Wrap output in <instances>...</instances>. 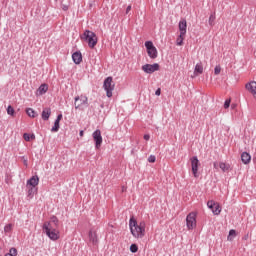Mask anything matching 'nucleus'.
<instances>
[{"label": "nucleus", "instance_id": "f3484780", "mask_svg": "<svg viewBox=\"0 0 256 256\" xmlns=\"http://www.w3.org/2000/svg\"><path fill=\"white\" fill-rule=\"evenodd\" d=\"M49 91V85L47 84H42L36 91V95H45Z\"/></svg>", "mask_w": 256, "mask_h": 256}, {"label": "nucleus", "instance_id": "6e6552de", "mask_svg": "<svg viewBox=\"0 0 256 256\" xmlns=\"http://www.w3.org/2000/svg\"><path fill=\"white\" fill-rule=\"evenodd\" d=\"M93 141L95 142V148L101 149V145H103V136H101V130H96L92 134Z\"/></svg>", "mask_w": 256, "mask_h": 256}, {"label": "nucleus", "instance_id": "393cba45", "mask_svg": "<svg viewBox=\"0 0 256 256\" xmlns=\"http://www.w3.org/2000/svg\"><path fill=\"white\" fill-rule=\"evenodd\" d=\"M26 113H27L28 117H32V118L37 117V114L35 113V110H33L32 108H28L26 110Z\"/></svg>", "mask_w": 256, "mask_h": 256}, {"label": "nucleus", "instance_id": "6ab92c4d", "mask_svg": "<svg viewBox=\"0 0 256 256\" xmlns=\"http://www.w3.org/2000/svg\"><path fill=\"white\" fill-rule=\"evenodd\" d=\"M50 117H51V108H44L42 111L43 121H49Z\"/></svg>", "mask_w": 256, "mask_h": 256}, {"label": "nucleus", "instance_id": "423d86ee", "mask_svg": "<svg viewBox=\"0 0 256 256\" xmlns=\"http://www.w3.org/2000/svg\"><path fill=\"white\" fill-rule=\"evenodd\" d=\"M145 47L147 49V53H148L150 59H157L158 52H157V48L155 47V45H153V42L146 41Z\"/></svg>", "mask_w": 256, "mask_h": 256}, {"label": "nucleus", "instance_id": "a211bd4d", "mask_svg": "<svg viewBox=\"0 0 256 256\" xmlns=\"http://www.w3.org/2000/svg\"><path fill=\"white\" fill-rule=\"evenodd\" d=\"M241 161L244 165H249V163H251V155L247 152H243L241 154Z\"/></svg>", "mask_w": 256, "mask_h": 256}, {"label": "nucleus", "instance_id": "39448f33", "mask_svg": "<svg viewBox=\"0 0 256 256\" xmlns=\"http://www.w3.org/2000/svg\"><path fill=\"white\" fill-rule=\"evenodd\" d=\"M186 227L189 231L197 227V212H190L186 217Z\"/></svg>", "mask_w": 256, "mask_h": 256}, {"label": "nucleus", "instance_id": "20e7f679", "mask_svg": "<svg viewBox=\"0 0 256 256\" xmlns=\"http://www.w3.org/2000/svg\"><path fill=\"white\" fill-rule=\"evenodd\" d=\"M104 90L106 91L107 97H113V91L115 90V82H113V77L109 76L104 80L103 84Z\"/></svg>", "mask_w": 256, "mask_h": 256}, {"label": "nucleus", "instance_id": "f704fd0d", "mask_svg": "<svg viewBox=\"0 0 256 256\" xmlns=\"http://www.w3.org/2000/svg\"><path fill=\"white\" fill-rule=\"evenodd\" d=\"M231 105V99H227L224 103V109H229Z\"/></svg>", "mask_w": 256, "mask_h": 256}, {"label": "nucleus", "instance_id": "c9c22d12", "mask_svg": "<svg viewBox=\"0 0 256 256\" xmlns=\"http://www.w3.org/2000/svg\"><path fill=\"white\" fill-rule=\"evenodd\" d=\"M61 119H63V114L58 115L56 121L61 123Z\"/></svg>", "mask_w": 256, "mask_h": 256}, {"label": "nucleus", "instance_id": "4be33fe9", "mask_svg": "<svg viewBox=\"0 0 256 256\" xmlns=\"http://www.w3.org/2000/svg\"><path fill=\"white\" fill-rule=\"evenodd\" d=\"M44 223H49L50 226L54 227V228L59 227V219H57V217H55V216H53L50 221L44 222Z\"/></svg>", "mask_w": 256, "mask_h": 256}, {"label": "nucleus", "instance_id": "4468645a", "mask_svg": "<svg viewBox=\"0 0 256 256\" xmlns=\"http://www.w3.org/2000/svg\"><path fill=\"white\" fill-rule=\"evenodd\" d=\"M246 89L253 95L254 99H256V82L252 81L250 83H247Z\"/></svg>", "mask_w": 256, "mask_h": 256}, {"label": "nucleus", "instance_id": "dca6fc26", "mask_svg": "<svg viewBox=\"0 0 256 256\" xmlns=\"http://www.w3.org/2000/svg\"><path fill=\"white\" fill-rule=\"evenodd\" d=\"M72 59L76 65H79L81 61H83V56L81 55V52H75L72 54Z\"/></svg>", "mask_w": 256, "mask_h": 256}, {"label": "nucleus", "instance_id": "7c9ffc66", "mask_svg": "<svg viewBox=\"0 0 256 256\" xmlns=\"http://www.w3.org/2000/svg\"><path fill=\"white\" fill-rule=\"evenodd\" d=\"M23 137H24V139L26 140V141H31V139H35V135H29V134H27V133H24V135H23Z\"/></svg>", "mask_w": 256, "mask_h": 256}, {"label": "nucleus", "instance_id": "c756f323", "mask_svg": "<svg viewBox=\"0 0 256 256\" xmlns=\"http://www.w3.org/2000/svg\"><path fill=\"white\" fill-rule=\"evenodd\" d=\"M130 251L131 253H137L139 251V247L137 246V244H132L130 246Z\"/></svg>", "mask_w": 256, "mask_h": 256}, {"label": "nucleus", "instance_id": "412c9836", "mask_svg": "<svg viewBox=\"0 0 256 256\" xmlns=\"http://www.w3.org/2000/svg\"><path fill=\"white\" fill-rule=\"evenodd\" d=\"M89 240L94 243V244H97V232L96 231H93V230H90L89 231Z\"/></svg>", "mask_w": 256, "mask_h": 256}, {"label": "nucleus", "instance_id": "7ed1b4c3", "mask_svg": "<svg viewBox=\"0 0 256 256\" xmlns=\"http://www.w3.org/2000/svg\"><path fill=\"white\" fill-rule=\"evenodd\" d=\"M43 231L51 241H57L59 239V230L55 226H51L49 223L43 224Z\"/></svg>", "mask_w": 256, "mask_h": 256}, {"label": "nucleus", "instance_id": "9b49d317", "mask_svg": "<svg viewBox=\"0 0 256 256\" xmlns=\"http://www.w3.org/2000/svg\"><path fill=\"white\" fill-rule=\"evenodd\" d=\"M159 64L155 63V64H145L142 66V71H144V73H155V71H159Z\"/></svg>", "mask_w": 256, "mask_h": 256}, {"label": "nucleus", "instance_id": "f257e3e1", "mask_svg": "<svg viewBox=\"0 0 256 256\" xmlns=\"http://www.w3.org/2000/svg\"><path fill=\"white\" fill-rule=\"evenodd\" d=\"M145 221L137 222L135 217H131L129 220V228L131 234L135 239H143L145 237Z\"/></svg>", "mask_w": 256, "mask_h": 256}, {"label": "nucleus", "instance_id": "aec40b11", "mask_svg": "<svg viewBox=\"0 0 256 256\" xmlns=\"http://www.w3.org/2000/svg\"><path fill=\"white\" fill-rule=\"evenodd\" d=\"M203 73V64L201 63H197L196 66H195V69H194V75H202Z\"/></svg>", "mask_w": 256, "mask_h": 256}, {"label": "nucleus", "instance_id": "1a4fd4ad", "mask_svg": "<svg viewBox=\"0 0 256 256\" xmlns=\"http://www.w3.org/2000/svg\"><path fill=\"white\" fill-rule=\"evenodd\" d=\"M191 161V169L194 177L197 179L199 177V159L197 156H194L190 159Z\"/></svg>", "mask_w": 256, "mask_h": 256}, {"label": "nucleus", "instance_id": "72a5a7b5", "mask_svg": "<svg viewBox=\"0 0 256 256\" xmlns=\"http://www.w3.org/2000/svg\"><path fill=\"white\" fill-rule=\"evenodd\" d=\"M148 161L149 163H155V161H157V158L155 157V155H150L148 157Z\"/></svg>", "mask_w": 256, "mask_h": 256}, {"label": "nucleus", "instance_id": "a878e982", "mask_svg": "<svg viewBox=\"0 0 256 256\" xmlns=\"http://www.w3.org/2000/svg\"><path fill=\"white\" fill-rule=\"evenodd\" d=\"M59 123H60L59 121L55 120L54 126L51 129L52 133H57V131H59V127H60Z\"/></svg>", "mask_w": 256, "mask_h": 256}, {"label": "nucleus", "instance_id": "c85d7f7f", "mask_svg": "<svg viewBox=\"0 0 256 256\" xmlns=\"http://www.w3.org/2000/svg\"><path fill=\"white\" fill-rule=\"evenodd\" d=\"M215 19H216L215 14H211L209 17V25L211 27H213V25H215Z\"/></svg>", "mask_w": 256, "mask_h": 256}, {"label": "nucleus", "instance_id": "e433bc0d", "mask_svg": "<svg viewBox=\"0 0 256 256\" xmlns=\"http://www.w3.org/2000/svg\"><path fill=\"white\" fill-rule=\"evenodd\" d=\"M144 139L145 141H149V139H151V136L149 134H145Z\"/></svg>", "mask_w": 256, "mask_h": 256}, {"label": "nucleus", "instance_id": "ddd939ff", "mask_svg": "<svg viewBox=\"0 0 256 256\" xmlns=\"http://www.w3.org/2000/svg\"><path fill=\"white\" fill-rule=\"evenodd\" d=\"M39 185V177L32 176L29 180H27L26 187L36 188Z\"/></svg>", "mask_w": 256, "mask_h": 256}, {"label": "nucleus", "instance_id": "2eb2a0df", "mask_svg": "<svg viewBox=\"0 0 256 256\" xmlns=\"http://www.w3.org/2000/svg\"><path fill=\"white\" fill-rule=\"evenodd\" d=\"M178 27H179L180 34L187 35V20L185 19L180 20Z\"/></svg>", "mask_w": 256, "mask_h": 256}, {"label": "nucleus", "instance_id": "f03ea898", "mask_svg": "<svg viewBox=\"0 0 256 256\" xmlns=\"http://www.w3.org/2000/svg\"><path fill=\"white\" fill-rule=\"evenodd\" d=\"M81 39H84L88 43V46L90 49H94V47L97 45V34H95L93 31L85 30Z\"/></svg>", "mask_w": 256, "mask_h": 256}, {"label": "nucleus", "instance_id": "4c0bfd02", "mask_svg": "<svg viewBox=\"0 0 256 256\" xmlns=\"http://www.w3.org/2000/svg\"><path fill=\"white\" fill-rule=\"evenodd\" d=\"M155 95H157L159 97V95H161V88H158L155 92Z\"/></svg>", "mask_w": 256, "mask_h": 256}, {"label": "nucleus", "instance_id": "f8f14e48", "mask_svg": "<svg viewBox=\"0 0 256 256\" xmlns=\"http://www.w3.org/2000/svg\"><path fill=\"white\" fill-rule=\"evenodd\" d=\"M214 169H221L223 173H227V171H231V165L225 162H214Z\"/></svg>", "mask_w": 256, "mask_h": 256}, {"label": "nucleus", "instance_id": "ea45409f", "mask_svg": "<svg viewBox=\"0 0 256 256\" xmlns=\"http://www.w3.org/2000/svg\"><path fill=\"white\" fill-rule=\"evenodd\" d=\"M79 135H80V137H83V135H85V132H83V130H81Z\"/></svg>", "mask_w": 256, "mask_h": 256}, {"label": "nucleus", "instance_id": "b1692460", "mask_svg": "<svg viewBox=\"0 0 256 256\" xmlns=\"http://www.w3.org/2000/svg\"><path fill=\"white\" fill-rule=\"evenodd\" d=\"M235 237H237V232L233 229L230 230L229 235L227 237L228 241H233V239H235Z\"/></svg>", "mask_w": 256, "mask_h": 256}, {"label": "nucleus", "instance_id": "58836bf2", "mask_svg": "<svg viewBox=\"0 0 256 256\" xmlns=\"http://www.w3.org/2000/svg\"><path fill=\"white\" fill-rule=\"evenodd\" d=\"M130 11H131V5H129V6L126 8V14H129Z\"/></svg>", "mask_w": 256, "mask_h": 256}, {"label": "nucleus", "instance_id": "bb28decb", "mask_svg": "<svg viewBox=\"0 0 256 256\" xmlns=\"http://www.w3.org/2000/svg\"><path fill=\"white\" fill-rule=\"evenodd\" d=\"M27 189H28V197L30 198V199H33V195H35V188H33V187H27Z\"/></svg>", "mask_w": 256, "mask_h": 256}, {"label": "nucleus", "instance_id": "5701e85b", "mask_svg": "<svg viewBox=\"0 0 256 256\" xmlns=\"http://www.w3.org/2000/svg\"><path fill=\"white\" fill-rule=\"evenodd\" d=\"M183 41H185V34H180L176 39V45H178V47H181L183 45Z\"/></svg>", "mask_w": 256, "mask_h": 256}, {"label": "nucleus", "instance_id": "a19ab883", "mask_svg": "<svg viewBox=\"0 0 256 256\" xmlns=\"http://www.w3.org/2000/svg\"><path fill=\"white\" fill-rule=\"evenodd\" d=\"M24 165H25V167H27V160L26 159H24Z\"/></svg>", "mask_w": 256, "mask_h": 256}, {"label": "nucleus", "instance_id": "2f4dec72", "mask_svg": "<svg viewBox=\"0 0 256 256\" xmlns=\"http://www.w3.org/2000/svg\"><path fill=\"white\" fill-rule=\"evenodd\" d=\"M7 113L13 117V115H15V109H13L12 106H8Z\"/></svg>", "mask_w": 256, "mask_h": 256}, {"label": "nucleus", "instance_id": "cd10ccee", "mask_svg": "<svg viewBox=\"0 0 256 256\" xmlns=\"http://www.w3.org/2000/svg\"><path fill=\"white\" fill-rule=\"evenodd\" d=\"M11 231H13V224H7L4 227V233H11Z\"/></svg>", "mask_w": 256, "mask_h": 256}, {"label": "nucleus", "instance_id": "79ce46f5", "mask_svg": "<svg viewBox=\"0 0 256 256\" xmlns=\"http://www.w3.org/2000/svg\"><path fill=\"white\" fill-rule=\"evenodd\" d=\"M122 191H127V188L125 186H123Z\"/></svg>", "mask_w": 256, "mask_h": 256}, {"label": "nucleus", "instance_id": "473e14b6", "mask_svg": "<svg viewBox=\"0 0 256 256\" xmlns=\"http://www.w3.org/2000/svg\"><path fill=\"white\" fill-rule=\"evenodd\" d=\"M214 74H215V75H220V74H221V66H220V65H217V66L214 68Z\"/></svg>", "mask_w": 256, "mask_h": 256}, {"label": "nucleus", "instance_id": "9d476101", "mask_svg": "<svg viewBox=\"0 0 256 256\" xmlns=\"http://www.w3.org/2000/svg\"><path fill=\"white\" fill-rule=\"evenodd\" d=\"M207 207L211 209L214 215H219L221 213V206L213 200L207 202Z\"/></svg>", "mask_w": 256, "mask_h": 256}, {"label": "nucleus", "instance_id": "0eeeda50", "mask_svg": "<svg viewBox=\"0 0 256 256\" xmlns=\"http://www.w3.org/2000/svg\"><path fill=\"white\" fill-rule=\"evenodd\" d=\"M89 103V98L85 95H80L75 97L74 99V107L75 109H81L83 105H87Z\"/></svg>", "mask_w": 256, "mask_h": 256}]
</instances>
